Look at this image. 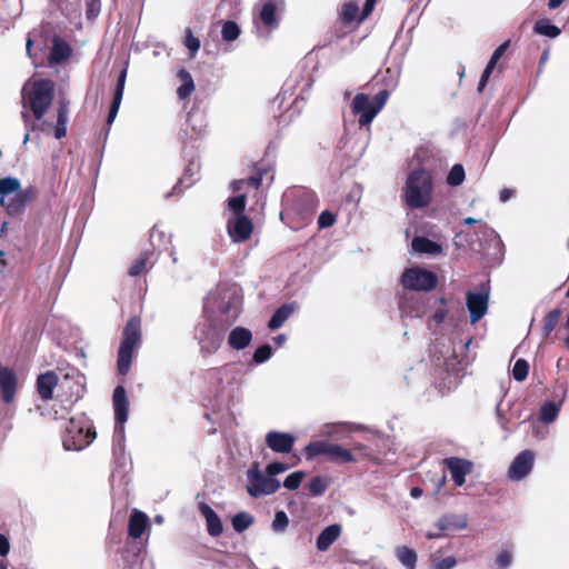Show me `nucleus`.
<instances>
[{
  "mask_svg": "<svg viewBox=\"0 0 569 569\" xmlns=\"http://www.w3.org/2000/svg\"><path fill=\"white\" fill-rule=\"evenodd\" d=\"M289 469L283 462H272L266 467L263 473L258 463H253L247 471V491L251 497L268 496L274 493L280 488V481L274 476Z\"/></svg>",
  "mask_w": 569,
  "mask_h": 569,
  "instance_id": "1",
  "label": "nucleus"
},
{
  "mask_svg": "<svg viewBox=\"0 0 569 569\" xmlns=\"http://www.w3.org/2000/svg\"><path fill=\"white\" fill-rule=\"evenodd\" d=\"M84 378L77 370L67 372L62 380H59L53 371H47L38 377L37 390L42 400L52 398L53 389L59 385L66 390V396L74 399L82 397L84 391Z\"/></svg>",
  "mask_w": 569,
  "mask_h": 569,
  "instance_id": "2",
  "label": "nucleus"
},
{
  "mask_svg": "<svg viewBox=\"0 0 569 569\" xmlns=\"http://www.w3.org/2000/svg\"><path fill=\"white\" fill-rule=\"evenodd\" d=\"M54 83L49 79H30L22 89L23 107L40 120L52 103Z\"/></svg>",
  "mask_w": 569,
  "mask_h": 569,
  "instance_id": "3",
  "label": "nucleus"
},
{
  "mask_svg": "<svg viewBox=\"0 0 569 569\" xmlns=\"http://www.w3.org/2000/svg\"><path fill=\"white\" fill-rule=\"evenodd\" d=\"M405 200L410 208H423L431 202L432 178L428 171L419 169L408 176Z\"/></svg>",
  "mask_w": 569,
  "mask_h": 569,
  "instance_id": "4",
  "label": "nucleus"
},
{
  "mask_svg": "<svg viewBox=\"0 0 569 569\" xmlns=\"http://www.w3.org/2000/svg\"><path fill=\"white\" fill-rule=\"evenodd\" d=\"M141 343V321L138 317H132L128 320L124 329L123 337L118 351V371L121 375L128 373L133 352Z\"/></svg>",
  "mask_w": 569,
  "mask_h": 569,
  "instance_id": "5",
  "label": "nucleus"
},
{
  "mask_svg": "<svg viewBox=\"0 0 569 569\" xmlns=\"http://www.w3.org/2000/svg\"><path fill=\"white\" fill-rule=\"evenodd\" d=\"M96 438L90 421L84 417L71 418L62 435V443L67 450H81Z\"/></svg>",
  "mask_w": 569,
  "mask_h": 569,
  "instance_id": "6",
  "label": "nucleus"
},
{
  "mask_svg": "<svg viewBox=\"0 0 569 569\" xmlns=\"http://www.w3.org/2000/svg\"><path fill=\"white\" fill-rule=\"evenodd\" d=\"M28 202L26 191L21 190L20 181L17 178L8 177L0 179V206L8 214L17 216L22 212Z\"/></svg>",
  "mask_w": 569,
  "mask_h": 569,
  "instance_id": "7",
  "label": "nucleus"
},
{
  "mask_svg": "<svg viewBox=\"0 0 569 569\" xmlns=\"http://www.w3.org/2000/svg\"><path fill=\"white\" fill-rule=\"evenodd\" d=\"M389 97L387 90L378 92L373 99L365 93H358L352 100L351 110L353 114L359 116L358 122L361 127L369 126L375 117L385 107Z\"/></svg>",
  "mask_w": 569,
  "mask_h": 569,
  "instance_id": "8",
  "label": "nucleus"
},
{
  "mask_svg": "<svg viewBox=\"0 0 569 569\" xmlns=\"http://www.w3.org/2000/svg\"><path fill=\"white\" fill-rule=\"evenodd\" d=\"M305 455L308 460H311L317 456L325 455L335 463H348L355 460L350 450L327 441L310 442L305 448Z\"/></svg>",
  "mask_w": 569,
  "mask_h": 569,
  "instance_id": "9",
  "label": "nucleus"
},
{
  "mask_svg": "<svg viewBox=\"0 0 569 569\" xmlns=\"http://www.w3.org/2000/svg\"><path fill=\"white\" fill-rule=\"evenodd\" d=\"M437 276L423 268L412 267L402 273L401 282L405 288L415 291H429L437 284Z\"/></svg>",
  "mask_w": 569,
  "mask_h": 569,
  "instance_id": "10",
  "label": "nucleus"
},
{
  "mask_svg": "<svg viewBox=\"0 0 569 569\" xmlns=\"http://www.w3.org/2000/svg\"><path fill=\"white\" fill-rule=\"evenodd\" d=\"M252 230V221L244 214L230 216L227 220V231L233 242L248 240Z\"/></svg>",
  "mask_w": 569,
  "mask_h": 569,
  "instance_id": "11",
  "label": "nucleus"
},
{
  "mask_svg": "<svg viewBox=\"0 0 569 569\" xmlns=\"http://www.w3.org/2000/svg\"><path fill=\"white\" fill-rule=\"evenodd\" d=\"M535 453L531 450H523L511 462L508 469V477L518 481L523 479L532 469Z\"/></svg>",
  "mask_w": 569,
  "mask_h": 569,
  "instance_id": "12",
  "label": "nucleus"
},
{
  "mask_svg": "<svg viewBox=\"0 0 569 569\" xmlns=\"http://www.w3.org/2000/svg\"><path fill=\"white\" fill-rule=\"evenodd\" d=\"M198 339L201 352L203 355H212L220 348L223 337L212 326H204Z\"/></svg>",
  "mask_w": 569,
  "mask_h": 569,
  "instance_id": "13",
  "label": "nucleus"
},
{
  "mask_svg": "<svg viewBox=\"0 0 569 569\" xmlns=\"http://www.w3.org/2000/svg\"><path fill=\"white\" fill-rule=\"evenodd\" d=\"M449 469L451 478L456 486L460 487L465 483V478L472 471V462L460 458H448L443 461Z\"/></svg>",
  "mask_w": 569,
  "mask_h": 569,
  "instance_id": "14",
  "label": "nucleus"
},
{
  "mask_svg": "<svg viewBox=\"0 0 569 569\" xmlns=\"http://www.w3.org/2000/svg\"><path fill=\"white\" fill-rule=\"evenodd\" d=\"M467 307L470 313L471 323L479 321L488 309V295L483 292H468Z\"/></svg>",
  "mask_w": 569,
  "mask_h": 569,
  "instance_id": "15",
  "label": "nucleus"
},
{
  "mask_svg": "<svg viewBox=\"0 0 569 569\" xmlns=\"http://www.w3.org/2000/svg\"><path fill=\"white\" fill-rule=\"evenodd\" d=\"M266 443L274 452L288 453L293 447L295 437L286 432L270 431L266 436Z\"/></svg>",
  "mask_w": 569,
  "mask_h": 569,
  "instance_id": "16",
  "label": "nucleus"
},
{
  "mask_svg": "<svg viewBox=\"0 0 569 569\" xmlns=\"http://www.w3.org/2000/svg\"><path fill=\"white\" fill-rule=\"evenodd\" d=\"M18 380L16 373L0 365V389L3 401L11 402L14 399L17 391Z\"/></svg>",
  "mask_w": 569,
  "mask_h": 569,
  "instance_id": "17",
  "label": "nucleus"
},
{
  "mask_svg": "<svg viewBox=\"0 0 569 569\" xmlns=\"http://www.w3.org/2000/svg\"><path fill=\"white\" fill-rule=\"evenodd\" d=\"M282 8L283 0H261L260 20L264 26L274 27Z\"/></svg>",
  "mask_w": 569,
  "mask_h": 569,
  "instance_id": "18",
  "label": "nucleus"
},
{
  "mask_svg": "<svg viewBox=\"0 0 569 569\" xmlns=\"http://www.w3.org/2000/svg\"><path fill=\"white\" fill-rule=\"evenodd\" d=\"M148 528H149L148 516L138 509H133L131 511V515L129 517V522H128L129 536L133 539H138L143 535V532Z\"/></svg>",
  "mask_w": 569,
  "mask_h": 569,
  "instance_id": "19",
  "label": "nucleus"
},
{
  "mask_svg": "<svg viewBox=\"0 0 569 569\" xmlns=\"http://www.w3.org/2000/svg\"><path fill=\"white\" fill-rule=\"evenodd\" d=\"M113 406H114V416L116 420L123 425L128 419V400L126 396V390L123 387H117L113 392ZM119 431H123V427H119Z\"/></svg>",
  "mask_w": 569,
  "mask_h": 569,
  "instance_id": "20",
  "label": "nucleus"
},
{
  "mask_svg": "<svg viewBox=\"0 0 569 569\" xmlns=\"http://www.w3.org/2000/svg\"><path fill=\"white\" fill-rule=\"evenodd\" d=\"M251 340L252 333L249 329L236 327L229 333L228 345L234 350H242L250 345Z\"/></svg>",
  "mask_w": 569,
  "mask_h": 569,
  "instance_id": "21",
  "label": "nucleus"
},
{
  "mask_svg": "<svg viewBox=\"0 0 569 569\" xmlns=\"http://www.w3.org/2000/svg\"><path fill=\"white\" fill-rule=\"evenodd\" d=\"M341 535V526L338 523L325 528L317 538L316 546L319 551H326Z\"/></svg>",
  "mask_w": 569,
  "mask_h": 569,
  "instance_id": "22",
  "label": "nucleus"
},
{
  "mask_svg": "<svg viewBox=\"0 0 569 569\" xmlns=\"http://www.w3.org/2000/svg\"><path fill=\"white\" fill-rule=\"evenodd\" d=\"M199 509L206 519L209 535L212 537L220 536L223 531V527L218 515L206 503H201Z\"/></svg>",
  "mask_w": 569,
  "mask_h": 569,
  "instance_id": "23",
  "label": "nucleus"
},
{
  "mask_svg": "<svg viewBox=\"0 0 569 569\" xmlns=\"http://www.w3.org/2000/svg\"><path fill=\"white\" fill-rule=\"evenodd\" d=\"M412 249L416 252L429 254H439L442 251V248L439 243L431 241L425 237H416L412 240Z\"/></svg>",
  "mask_w": 569,
  "mask_h": 569,
  "instance_id": "24",
  "label": "nucleus"
},
{
  "mask_svg": "<svg viewBox=\"0 0 569 569\" xmlns=\"http://www.w3.org/2000/svg\"><path fill=\"white\" fill-rule=\"evenodd\" d=\"M70 56V47L59 38L53 40L49 60L51 63H59Z\"/></svg>",
  "mask_w": 569,
  "mask_h": 569,
  "instance_id": "25",
  "label": "nucleus"
},
{
  "mask_svg": "<svg viewBox=\"0 0 569 569\" xmlns=\"http://www.w3.org/2000/svg\"><path fill=\"white\" fill-rule=\"evenodd\" d=\"M69 112V102L61 100L58 108L57 127L54 130V137L61 139L67 133V121Z\"/></svg>",
  "mask_w": 569,
  "mask_h": 569,
  "instance_id": "26",
  "label": "nucleus"
},
{
  "mask_svg": "<svg viewBox=\"0 0 569 569\" xmlns=\"http://www.w3.org/2000/svg\"><path fill=\"white\" fill-rule=\"evenodd\" d=\"M396 557L398 561L407 569H416L417 553L413 549L406 546L396 549Z\"/></svg>",
  "mask_w": 569,
  "mask_h": 569,
  "instance_id": "27",
  "label": "nucleus"
},
{
  "mask_svg": "<svg viewBox=\"0 0 569 569\" xmlns=\"http://www.w3.org/2000/svg\"><path fill=\"white\" fill-rule=\"evenodd\" d=\"M293 307L289 305H283L280 307L269 320L268 327L271 330H276L280 328L284 321L293 313Z\"/></svg>",
  "mask_w": 569,
  "mask_h": 569,
  "instance_id": "28",
  "label": "nucleus"
},
{
  "mask_svg": "<svg viewBox=\"0 0 569 569\" xmlns=\"http://www.w3.org/2000/svg\"><path fill=\"white\" fill-rule=\"evenodd\" d=\"M533 30L536 33L549 38H557L560 34V29L550 23L548 19H540L535 23Z\"/></svg>",
  "mask_w": 569,
  "mask_h": 569,
  "instance_id": "29",
  "label": "nucleus"
},
{
  "mask_svg": "<svg viewBox=\"0 0 569 569\" xmlns=\"http://www.w3.org/2000/svg\"><path fill=\"white\" fill-rule=\"evenodd\" d=\"M179 78L182 80V84L177 89V94L180 99H186L194 89L193 80L186 70L179 71Z\"/></svg>",
  "mask_w": 569,
  "mask_h": 569,
  "instance_id": "30",
  "label": "nucleus"
},
{
  "mask_svg": "<svg viewBox=\"0 0 569 569\" xmlns=\"http://www.w3.org/2000/svg\"><path fill=\"white\" fill-rule=\"evenodd\" d=\"M430 569H453L458 561L455 557L440 558L432 553L429 558Z\"/></svg>",
  "mask_w": 569,
  "mask_h": 569,
  "instance_id": "31",
  "label": "nucleus"
},
{
  "mask_svg": "<svg viewBox=\"0 0 569 569\" xmlns=\"http://www.w3.org/2000/svg\"><path fill=\"white\" fill-rule=\"evenodd\" d=\"M253 523V517L248 512H239L232 518V527L237 532H242Z\"/></svg>",
  "mask_w": 569,
  "mask_h": 569,
  "instance_id": "32",
  "label": "nucleus"
},
{
  "mask_svg": "<svg viewBox=\"0 0 569 569\" xmlns=\"http://www.w3.org/2000/svg\"><path fill=\"white\" fill-rule=\"evenodd\" d=\"M465 180V169L461 164H455L447 177V183L452 187L460 186Z\"/></svg>",
  "mask_w": 569,
  "mask_h": 569,
  "instance_id": "33",
  "label": "nucleus"
},
{
  "mask_svg": "<svg viewBox=\"0 0 569 569\" xmlns=\"http://www.w3.org/2000/svg\"><path fill=\"white\" fill-rule=\"evenodd\" d=\"M329 486V481L325 477H315L310 480L309 490L312 496L322 495Z\"/></svg>",
  "mask_w": 569,
  "mask_h": 569,
  "instance_id": "34",
  "label": "nucleus"
},
{
  "mask_svg": "<svg viewBox=\"0 0 569 569\" xmlns=\"http://www.w3.org/2000/svg\"><path fill=\"white\" fill-rule=\"evenodd\" d=\"M560 316L561 311L559 309H553L546 316L543 326L545 336H549L555 330Z\"/></svg>",
  "mask_w": 569,
  "mask_h": 569,
  "instance_id": "35",
  "label": "nucleus"
},
{
  "mask_svg": "<svg viewBox=\"0 0 569 569\" xmlns=\"http://www.w3.org/2000/svg\"><path fill=\"white\" fill-rule=\"evenodd\" d=\"M341 18L346 22L361 21V16H358V6L353 2L345 3L341 10Z\"/></svg>",
  "mask_w": 569,
  "mask_h": 569,
  "instance_id": "36",
  "label": "nucleus"
},
{
  "mask_svg": "<svg viewBox=\"0 0 569 569\" xmlns=\"http://www.w3.org/2000/svg\"><path fill=\"white\" fill-rule=\"evenodd\" d=\"M244 207H246L244 194H239V196L232 197L228 200V208L232 212L231 216L243 214Z\"/></svg>",
  "mask_w": 569,
  "mask_h": 569,
  "instance_id": "37",
  "label": "nucleus"
},
{
  "mask_svg": "<svg viewBox=\"0 0 569 569\" xmlns=\"http://www.w3.org/2000/svg\"><path fill=\"white\" fill-rule=\"evenodd\" d=\"M240 29L233 21H227L222 26L221 36L224 41H233L239 37Z\"/></svg>",
  "mask_w": 569,
  "mask_h": 569,
  "instance_id": "38",
  "label": "nucleus"
},
{
  "mask_svg": "<svg viewBox=\"0 0 569 569\" xmlns=\"http://www.w3.org/2000/svg\"><path fill=\"white\" fill-rule=\"evenodd\" d=\"M559 412V407L553 402H548L542 406L540 411V418L545 422H552Z\"/></svg>",
  "mask_w": 569,
  "mask_h": 569,
  "instance_id": "39",
  "label": "nucleus"
},
{
  "mask_svg": "<svg viewBox=\"0 0 569 569\" xmlns=\"http://www.w3.org/2000/svg\"><path fill=\"white\" fill-rule=\"evenodd\" d=\"M529 365L526 360L519 359L516 361L512 376L518 381H523L528 376Z\"/></svg>",
  "mask_w": 569,
  "mask_h": 569,
  "instance_id": "40",
  "label": "nucleus"
},
{
  "mask_svg": "<svg viewBox=\"0 0 569 569\" xmlns=\"http://www.w3.org/2000/svg\"><path fill=\"white\" fill-rule=\"evenodd\" d=\"M305 477L306 473L303 471H295L286 478L283 486L289 490H295L301 485Z\"/></svg>",
  "mask_w": 569,
  "mask_h": 569,
  "instance_id": "41",
  "label": "nucleus"
},
{
  "mask_svg": "<svg viewBox=\"0 0 569 569\" xmlns=\"http://www.w3.org/2000/svg\"><path fill=\"white\" fill-rule=\"evenodd\" d=\"M289 525V519L284 511H277L272 521V529L276 532H283Z\"/></svg>",
  "mask_w": 569,
  "mask_h": 569,
  "instance_id": "42",
  "label": "nucleus"
},
{
  "mask_svg": "<svg viewBox=\"0 0 569 569\" xmlns=\"http://www.w3.org/2000/svg\"><path fill=\"white\" fill-rule=\"evenodd\" d=\"M149 263V256L144 254L138 258L130 267L129 273L131 276H139L147 270Z\"/></svg>",
  "mask_w": 569,
  "mask_h": 569,
  "instance_id": "43",
  "label": "nucleus"
},
{
  "mask_svg": "<svg viewBox=\"0 0 569 569\" xmlns=\"http://www.w3.org/2000/svg\"><path fill=\"white\" fill-rule=\"evenodd\" d=\"M184 46L189 49L192 57L200 48V41L198 38L193 37L191 29L186 30Z\"/></svg>",
  "mask_w": 569,
  "mask_h": 569,
  "instance_id": "44",
  "label": "nucleus"
},
{
  "mask_svg": "<svg viewBox=\"0 0 569 569\" xmlns=\"http://www.w3.org/2000/svg\"><path fill=\"white\" fill-rule=\"evenodd\" d=\"M271 356H272L271 347L269 345H263V346L257 348V350L254 351L253 360L257 363H262V362L267 361L268 359H270Z\"/></svg>",
  "mask_w": 569,
  "mask_h": 569,
  "instance_id": "45",
  "label": "nucleus"
},
{
  "mask_svg": "<svg viewBox=\"0 0 569 569\" xmlns=\"http://www.w3.org/2000/svg\"><path fill=\"white\" fill-rule=\"evenodd\" d=\"M336 222V216L330 211H322L318 218L319 228H329Z\"/></svg>",
  "mask_w": 569,
  "mask_h": 569,
  "instance_id": "46",
  "label": "nucleus"
},
{
  "mask_svg": "<svg viewBox=\"0 0 569 569\" xmlns=\"http://www.w3.org/2000/svg\"><path fill=\"white\" fill-rule=\"evenodd\" d=\"M512 562V552L510 550H502L498 553L496 563L498 567L506 569Z\"/></svg>",
  "mask_w": 569,
  "mask_h": 569,
  "instance_id": "47",
  "label": "nucleus"
},
{
  "mask_svg": "<svg viewBox=\"0 0 569 569\" xmlns=\"http://www.w3.org/2000/svg\"><path fill=\"white\" fill-rule=\"evenodd\" d=\"M260 182H261L260 178L251 177L248 180L233 181L231 186H232V189L234 191H239V190L242 189V186L246 184V183L251 186V187H253V188H258Z\"/></svg>",
  "mask_w": 569,
  "mask_h": 569,
  "instance_id": "48",
  "label": "nucleus"
},
{
  "mask_svg": "<svg viewBox=\"0 0 569 569\" xmlns=\"http://www.w3.org/2000/svg\"><path fill=\"white\" fill-rule=\"evenodd\" d=\"M100 0H87V16L93 19L100 12Z\"/></svg>",
  "mask_w": 569,
  "mask_h": 569,
  "instance_id": "49",
  "label": "nucleus"
},
{
  "mask_svg": "<svg viewBox=\"0 0 569 569\" xmlns=\"http://www.w3.org/2000/svg\"><path fill=\"white\" fill-rule=\"evenodd\" d=\"M510 41H506L502 44H500L492 53L489 63L491 66H496L498 60L501 58V56L506 52L507 48L509 47Z\"/></svg>",
  "mask_w": 569,
  "mask_h": 569,
  "instance_id": "50",
  "label": "nucleus"
},
{
  "mask_svg": "<svg viewBox=\"0 0 569 569\" xmlns=\"http://www.w3.org/2000/svg\"><path fill=\"white\" fill-rule=\"evenodd\" d=\"M121 100L122 99H118V97H113V101H112V104L110 107L109 114H108V123H112L113 120L116 119L118 110L120 108Z\"/></svg>",
  "mask_w": 569,
  "mask_h": 569,
  "instance_id": "51",
  "label": "nucleus"
},
{
  "mask_svg": "<svg viewBox=\"0 0 569 569\" xmlns=\"http://www.w3.org/2000/svg\"><path fill=\"white\" fill-rule=\"evenodd\" d=\"M121 100L122 99H118V97H113V101H112V104L110 107L109 114H108V123H112L113 120L116 119L118 110L120 108Z\"/></svg>",
  "mask_w": 569,
  "mask_h": 569,
  "instance_id": "52",
  "label": "nucleus"
},
{
  "mask_svg": "<svg viewBox=\"0 0 569 569\" xmlns=\"http://www.w3.org/2000/svg\"><path fill=\"white\" fill-rule=\"evenodd\" d=\"M126 76H127V71L126 70H123L121 72V74L119 76L117 89H116V92H114V97H118V99H122L123 90H124V83H126Z\"/></svg>",
  "mask_w": 569,
  "mask_h": 569,
  "instance_id": "53",
  "label": "nucleus"
},
{
  "mask_svg": "<svg viewBox=\"0 0 569 569\" xmlns=\"http://www.w3.org/2000/svg\"><path fill=\"white\" fill-rule=\"evenodd\" d=\"M495 67H496V66H491V64L488 62V64H487L486 69H485V70H483V72H482L481 79H480V81H479V87H478V90H479V91H481V90L485 88V86H486V83H487V81H488V79H489V77H490V74H491V72H492V70H493V68H495Z\"/></svg>",
  "mask_w": 569,
  "mask_h": 569,
  "instance_id": "54",
  "label": "nucleus"
},
{
  "mask_svg": "<svg viewBox=\"0 0 569 569\" xmlns=\"http://www.w3.org/2000/svg\"><path fill=\"white\" fill-rule=\"evenodd\" d=\"M495 67H496V66H491V64L488 62V64H487L486 69H485V70H483V72H482L481 79H480V81H479V87H478V90H479V91H481V90L485 88V86H486V83H487V81H488V79H489V77H490V74H491V72H492V70H493V68H495Z\"/></svg>",
  "mask_w": 569,
  "mask_h": 569,
  "instance_id": "55",
  "label": "nucleus"
},
{
  "mask_svg": "<svg viewBox=\"0 0 569 569\" xmlns=\"http://www.w3.org/2000/svg\"><path fill=\"white\" fill-rule=\"evenodd\" d=\"M10 545L7 537L0 533V556L4 557L9 553Z\"/></svg>",
  "mask_w": 569,
  "mask_h": 569,
  "instance_id": "56",
  "label": "nucleus"
},
{
  "mask_svg": "<svg viewBox=\"0 0 569 569\" xmlns=\"http://www.w3.org/2000/svg\"><path fill=\"white\" fill-rule=\"evenodd\" d=\"M376 1L377 0H366V4H365L360 20H363L366 17H368L370 14V12L373 10Z\"/></svg>",
  "mask_w": 569,
  "mask_h": 569,
  "instance_id": "57",
  "label": "nucleus"
},
{
  "mask_svg": "<svg viewBox=\"0 0 569 569\" xmlns=\"http://www.w3.org/2000/svg\"><path fill=\"white\" fill-rule=\"evenodd\" d=\"M512 196H513V190H511V189H503V190H501V192H500V200H501L502 202H506V201H508Z\"/></svg>",
  "mask_w": 569,
  "mask_h": 569,
  "instance_id": "58",
  "label": "nucleus"
},
{
  "mask_svg": "<svg viewBox=\"0 0 569 569\" xmlns=\"http://www.w3.org/2000/svg\"><path fill=\"white\" fill-rule=\"evenodd\" d=\"M446 315H447L446 310L441 309V310H438V311L435 313L433 318H435V320H436L438 323H440V322H442V321H443V319L446 318Z\"/></svg>",
  "mask_w": 569,
  "mask_h": 569,
  "instance_id": "59",
  "label": "nucleus"
},
{
  "mask_svg": "<svg viewBox=\"0 0 569 569\" xmlns=\"http://www.w3.org/2000/svg\"><path fill=\"white\" fill-rule=\"evenodd\" d=\"M437 527H438L439 531H443V530H447L449 528V523H448L447 519H440L437 522Z\"/></svg>",
  "mask_w": 569,
  "mask_h": 569,
  "instance_id": "60",
  "label": "nucleus"
},
{
  "mask_svg": "<svg viewBox=\"0 0 569 569\" xmlns=\"http://www.w3.org/2000/svg\"><path fill=\"white\" fill-rule=\"evenodd\" d=\"M422 495V489L419 488V487H413L411 490H410V496L412 498H419L420 496Z\"/></svg>",
  "mask_w": 569,
  "mask_h": 569,
  "instance_id": "61",
  "label": "nucleus"
},
{
  "mask_svg": "<svg viewBox=\"0 0 569 569\" xmlns=\"http://www.w3.org/2000/svg\"><path fill=\"white\" fill-rule=\"evenodd\" d=\"M563 1L565 0H549L548 7H549V9H556V8L560 7Z\"/></svg>",
  "mask_w": 569,
  "mask_h": 569,
  "instance_id": "62",
  "label": "nucleus"
},
{
  "mask_svg": "<svg viewBox=\"0 0 569 569\" xmlns=\"http://www.w3.org/2000/svg\"><path fill=\"white\" fill-rule=\"evenodd\" d=\"M483 229H485V232L489 236V237H493V238H497V233L495 232V230L490 229L487 224H483L482 226Z\"/></svg>",
  "mask_w": 569,
  "mask_h": 569,
  "instance_id": "63",
  "label": "nucleus"
},
{
  "mask_svg": "<svg viewBox=\"0 0 569 569\" xmlns=\"http://www.w3.org/2000/svg\"><path fill=\"white\" fill-rule=\"evenodd\" d=\"M286 341V336L284 335H279L274 338V342L278 345V346H281L283 342Z\"/></svg>",
  "mask_w": 569,
  "mask_h": 569,
  "instance_id": "64",
  "label": "nucleus"
}]
</instances>
